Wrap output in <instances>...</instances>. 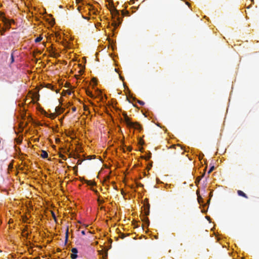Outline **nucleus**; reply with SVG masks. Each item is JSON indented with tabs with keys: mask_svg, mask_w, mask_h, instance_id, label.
Instances as JSON below:
<instances>
[{
	"mask_svg": "<svg viewBox=\"0 0 259 259\" xmlns=\"http://www.w3.org/2000/svg\"><path fill=\"white\" fill-rule=\"evenodd\" d=\"M123 115L124 116L123 122L128 127L133 128L139 131L141 130V126L139 123L132 121L126 113H123Z\"/></svg>",
	"mask_w": 259,
	"mask_h": 259,
	"instance_id": "nucleus-1",
	"label": "nucleus"
},
{
	"mask_svg": "<svg viewBox=\"0 0 259 259\" xmlns=\"http://www.w3.org/2000/svg\"><path fill=\"white\" fill-rule=\"evenodd\" d=\"M0 16L2 17V21L4 23V26L5 27V29H7L9 30L11 28V26L12 24L15 23L14 20L13 19H8L5 16L4 13H2L0 15Z\"/></svg>",
	"mask_w": 259,
	"mask_h": 259,
	"instance_id": "nucleus-2",
	"label": "nucleus"
},
{
	"mask_svg": "<svg viewBox=\"0 0 259 259\" xmlns=\"http://www.w3.org/2000/svg\"><path fill=\"white\" fill-rule=\"evenodd\" d=\"M78 250L76 248H72L71 249L70 257L72 259H76L77 255Z\"/></svg>",
	"mask_w": 259,
	"mask_h": 259,
	"instance_id": "nucleus-3",
	"label": "nucleus"
},
{
	"mask_svg": "<svg viewBox=\"0 0 259 259\" xmlns=\"http://www.w3.org/2000/svg\"><path fill=\"white\" fill-rule=\"evenodd\" d=\"M63 111V108L62 107H60L58 106L55 108L56 113L58 115L62 113Z\"/></svg>",
	"mask_w": 259,
	"mask_h": 259,
	"instance_id": "nucleus-4",
	"label": "nucleus"
},
{
	"mask_svg": "<svg viewBox=\"0 0 259 259\" xmlns=\"http://www.w3.org/2000/svg\"><path fill=\"white\" fill-rule=\"evenodd\" d=\"M8 30L7 29H5V27H2V26L0 25V35H4L5 32L6 31Z\"/></svg>",
	"mask_w": 259,
	"mask_h": 259,
	"instance_id": "nucleus-5",
	"label": "nucleus"
},
{
	"mask_svg": "<svg viewBox=\"0 0 259 259\" xmlns=\"http://www.w3.org/2000/svg\"><path fill=\"white\" fill-rule=\"evenodd\" d=\"M54 50H53V49L47 50V51H49V53L50 54V55H51L52 56H53L54 57H57V56H58V54H57V53H55V52L54 51Z\"/></svg>",
	"mask_w": 259,
	"mask_h": 259,
	"instance_id": "nucleus-6",
	"label": "nucleus"
},
{
	"mask_svg": "<svg viewBox=\"0 0 259 259\" xmlns=\"http://www.w3.org/2000/svg\"><path fill=\"white\" fill-rule=\"evenodd\" d=\"M40 156L43 158H47L48 156V153L46 151L42 150Z\"/></svg>",
	"mask_w": 259,
	"mask_h": 259,
	"instance_id": "nucleus-7",
	"label": "nucleus"
},
{
	"mask_svg": "<svg viewBox=\"0 0 259 259\" xmlns=\"http://www.w3.org/2000/svg\"><path fill=\"white\" fill-rule=\"evenodd\" d=\"M22 137H19L18 138H15V141L18 144H20L22 142Z\"/></svg>",
	"mask_w": 259,
	"mask_h": 259,
	"instance_id": "nucleus-8",
	"label": "nucleus"
},
{
	"mask_svg": "<svg viewBox=\"0 0 259 259\" xmlns=\"http://www.w3.org/2000/svg\"><path fill=\"white\" fill-rule=\"evenodd\" d=\"M45 87L48 88V89H51L52 90V91H54L55 90H54V86L50 84V83H45Z\"/></svg>",
	"mask_w": 259,
	"mask_h": 259,
	"instance_id": "nucleus-9",
	"label": "nucleus"
},
{
	"mask_svg": "<svg viewBox=\"0 0 259 259\" xmlns=\"http://www.w3.org/2000/svg\"><path fill=\"white\" fill-rule=\"evenodd\" d=\"M65 93H66V96L67 95H68L69 96H71L72 95L73 96H74V95L73 94V92H72V90H71V89H69L66 90Z\"/></svg>",
	"mask_w": 259,
	"mask_h": 259,
	"instance_id": "nucleus-10",
	"label": "nucleus"
},
{
	"mask_svg": "<svg viewBox=\"0 0 259 259\" xmlns=\"http://www.w3.org/2000/svg\"><path fill=\"white\" fill-rule=\"evenodd\" d=\"M12 72L10 71L9 70L4 73V76H6L8 78L12 76Z\"/></svg>",
	"mask_w": 259,
	"mask_h": 259,
	"instance_id": "nucleus-11",
	"label": "nucleus"
},
{
	"mask_svg": "<svg viewBox=\"0 0 259 259\" xmlns=\"http://www.w3.org/2000/svg\"><path fill=\"white\" fill-rule=\"evenodd\" d=\"M111 13L112 15H119V12L118 11L115 9V8L113 9V10H111Z\"/></svg>",
	"mask_w": 259,
	"mask_h": 259,
	"instance_id": "nucleus-12",
	"label": "nucleus"
},
{
	"mask_svg": "<svg viewBox=\"0 0 259 259\" xmlns=\"http://www.w3.org/2000/svg\"><path fill=\"white\" fill-rule=\"evenodd\" d=\"M61 149V148H59V151L58 152V156H59V158H61L62 159V160H64V156L62 153L61 151H60V150Z\"/></svg>",
	"mask_w": 259,
	"mask_h": 259,
	"instance_id": "nucleus-13",
	"label": "nucleus"
},
{
	"mask_svg": "<svg viewBox=\"0 0 259 259\" xmlns=\"http://www.w3.org/2000/svg\"><path fill=\"white\" fill-rule=\"evenodd\" d=\"M238 194L239 196H241L244 197L245 198H247L246 195L241 190L238 191Z\"/></svg>",
	"mask_w": 259,
	"mask_h": 259,
	"instance_id": "nucleus-14",
	"label": "nucleus"
},
{
	"mask_svg": "<svg viewBox=\"0 0 259 259\" xmlns=\"http://www.w3.org/2000/svg\"><path fill=\"white\" fill-rule=\"evenodd\" d=\"M65 37H66V49H70V46H69V44L68 43L67 39L68 38H69V36H68V35L66 34Z\"/></svg>",
	"mask_w": 259,
	"mask_h": 259,
	"instance_id": "nucleus-15",
	"label": "nucleus"
},
{
	"mask_svg": "<svg viewBox=\"0 0 259 259\" xmlns=\"http://www.w3.org/2000/svg\"><path fill=\"white\" fill-rule=\"evenodd\" d=\"M117 20L118 21V23L117 24V23H115V27H117L122 22V20L118 16L117 18Z\"/></svg>",
	"mask_w": 259,
	"mask_h": 259,
	"instance_id": "nucleus-16",
	"label": "nucleus"
},
{
	"mask_svg": "<svg viewBox=\"0 0 259 259\" xmlns=\"http://www.w3.org/2000/svg\"><path fill=\"white\" fill-rule=\"evenodd\" d=\"M42 39V37L41 36V35H40L38 37H36L35 39V42H40Z\"/></svg>",
	"mask_w": 259,
	"mask_h": 259,
	"instance_id": "nucleus-17",
	"label": "nucleus"
},
{
	"mask_svg": "<svg viewBox=\"0 0 259 259\" xmlns=\"http://www.w3.org/2000/svg\"><path fill=\"white\" fill-rule=\"evenodd\" d=\"M68 228H67L66 229V236H65V238H66V244H67V241H68Z\"/></svg>",
	"mask_w": 259,
	"mask_h": 259,
	"instance_id": "nucleus-18",
	"label": "nucleus"
},
{
	"mask_svg": "<svg viewBox=\"0 0 259 259\" xmlns=\"http://www.w3.org/2000/svg\"><path fill=\"white\" fill-rule=\"evenodd\" d=\"M143 221H144L145 222V224L147 226H148L149 225V223H150V222H149V220H148V219L147 218H144V220H143Z\"/></svg>",
	"mask_w": 259,
	"mask_h": 259,
	"instance_id": "nucleus-19",
	"label": "nucleus"
},
{
	"mask_svg": "<svg viewBox=\"0 0 259 259\" xmlns=\"http://www.w3.org/2000/svg\"><path fill=\"white\" fill-rule=\"evenodd\" d=\"M204 174L197 178L196 180V183H199L201 179L203 177Z\"/></svg>",
	"mask_w": 259,
	"mask_h": 259,
	"instance_id": "nucleus-20",
	"label": "nucleus"
},
{
	"mask_svg": "<svg viewBox=\"0 0 259 259\" xmlns=\"http://www.w3.org/2000/svg\"><path fill=\"white\" fill-rule=\"evenodd\" d=\"M55 141L57 144H60V143H61V139L58 137H56L55 138Z\"/></svg>",
	"mask_w": 259,
	"mask_h": 259,
	"instance_id": "nucleus-21",
	"label": "nucleus"
},
{
	"mask_svg": "<svg viewBox=\"0 0 259 259\" xmlns=\"http://www.w3.org/2000/svg\"><path fill=\"white\" fill-rule=\"evenodd\" d=\"M72 103H71V102H68V103H67V101H66V105H65L66 109L67 108H68L69 106H72Z\"/></svg>",
	"mask_w": 259,
	"mask_h": 259,
	"instance_id": "nucleus-22",
	"label": "nucleus"
},
{
	"mask_svg": "<svg viewBox=\"0 0 259 259\" xmlns=\"http://www.w3.org/2000/svg\"><path fill=\"white\" fill-rule=\"evenodd\" d=\"M214 166H211V167L209 168V170H208V174H209L210 173H211V171H212L214 170Z\"/></svg>",
	"mask_w": 259,
	"mask_h": 259,
	"instance_id": "nucleus-23",
	"label": "nucleus"
},
{
	"mask_svg": "<svg viewBox=\"0 0 259 259\" xmlns=\"http://www.w3.org/2000/svg\"><path fill=\"white\" fill-rule=\"evenodd\" d=\"M14 61V53L13 52L11 54V63H13Z\"/></svg>",
	"mask_w": 259,
	"mask_h": 259,
	"instance_id": "nucleus-24",
	"label": "nucleus"
},
{
	"mask_svg": "<svg viewBox=\"0 0 259 259\" xmlns=\"http://www.w3.org/2000/svg\"><path fill=\"white\" fill-rule=\"evenodd\" d=\"M59 163H57V165H59V164L61 165L63 163V161H62V159H59L58 160Z\"/></svg>",
	"mask_w": 259,
	"mask_h": 259,
	"instance_id": "nucleus-25",
	"label": "nucleus"
},
{
	"mask_svg": "<svg viewBox=\"0 0 259 259\" xmlns=\"http://www.w3.org/2000/svg\"><path fill=\"white\" fill-rule=\"evenodd\" d=\"M56 36L57 39L58 38L61 39V36H60V34L59 33H58V32L56 33Z\"/></svg>",
	"mask_w": 259,
	"mask_h": 259,
	"instance_id": "nucleus-26",
	"label": "nucleus"
},
{
	"mask_svg": "<svg viewBox=\"0 0 259 259\" xmlns=\"http://www.w3.org/2000/svg\"><path fill=\"white\" fill-rule=\"evenodd\" d=\"M138 103L141 105H143L144 104V102L142 101H139Z\"/></svg>",
	"mask_w": 259,
	"mask_h": 259,
	"instance_id": "nucleus-27",
	"label": "nucleus"
},
{
	"mask_svg": "<svg viewBox=\"0 0 259 259\" xmlns=\"http://www.w3.org/2000/svg\"><path fill=\"white\" fill-rule=\"evenodd\" d=\"M171 187V185H168V184H166L165 186V188L166 189H167V188H170Z\"/></svg>",
	"mask_w": 259,
	"mask_h": 259,
	"instance_id": "nucleus-28",
	"label": "nucleus"
},
{
	"mask_svg": "<svg viewBox=\"0 0 259 259\" xmlns=\"http://www.w3.org/2000/svg\"><path fill=\"white\" fill-rule=\"evenodd\" d=\"M111 49H114V47H115V45L113 44V42H112V44L111 45Z\"/></svg>",
	"mask_w": 259,
	"mask_h": 259,
	"instance_id": "nucleus-29",
	"label": "nucleus"
},
{
	"mask_svg": "<svg viewBox=\"0 0 259 259\" xmlns=\"http://www.w3.org/2000/svg\"><path fill=\"white\" fill-rule=\"evenodd\" d=\"M81 233L82 234V235H85V230H82L81 231Z\"/></svg>",
	"mask_w": 259,
	"mask_h": 259,
	"instance_id": "nucleus-30",
	"label": "nucleus"
},
{
	"mask_svg": "<svg viewBox=\"0 0 259 259\" xmlns=\"http://www.w3.org/2000/svg\"><path fill=\"white\" fill-rule=\"evenodd\" d=\"M71 109H72L73 112H74L76 110V108L74 106L72 107Z\"/></svg>",
	"mask_w": 259,
	"mask_h": 259,
	"instance_id": "nucleus-31",
	"label": "nucleus"
},
{
	"mask_svg": "<svg viewBox=\"0 0 259 259\" xmlns=\"http://www.w3.org/2000/svg\"><path fill=\"white\" fill-rule=\"evenodd\" d=\"M61 94H62L63 96H65V90H63V91H62V92Z\"/></svg>",
	"mask_w": 259,
	"mask_h": 259,
	"instance_id": "nucleus-32",
	"label": "nucleus"
},
{
	"mask_svg": "<svg viewBox=\"0 0 259 259\" xmlns=\"http://www.w3.org/2000/svg\"><path fill=\"white\" fill-rule=\"evenodd\" d=\"M65 85H66V88L69 87V84H68V83L66 81Z\"/></svg>",
	"mask_w": 259,
	"mask_h": 259,
	"instance_id": "nucleus-33",
	"label": "nucleus"
},
{
	"mask_svg": "<svg viewBox=\"0 0 259 259\" xmlns=\"http://www.w3.org/2000/svg\"><path fill=\"white\" fill-rule=\"evenodd\" d=\"M149 214V210L148 209L147 212H146V215H148Z\"/></svg>",
	"mask_w": 259,
	"mask_h": 259,
	"instance_id": "nucleus-34",
	"label": "nucleus"
},
{
	"mask_svg": "<svg viewBox=\"0 0 259 259\" xmlns=\"http://www.w3.org/2000/svg\"><path fill=\"white\" fill-rule=\"evenodd\" d=\"M53 215L54 219L56 221V217H55V214L54 213H53Z\"/></svg>",
	"mask_w": 259,
	"mask_h": 259,
	"instance_id": "nucleus-35",
	"label": "nucleus"
},
{
	"mask_svg": "<svg viewBox=\"0 0 259 259\" xmlns=\"http://www.w3.org/2000/svg\"><path fill=\"white\" fill-rule=\"evenodd\" d=\"M66 199H67V200L66 199V201H65L66 205H67V201L68 200H68V198H67V196H66Z\"/></svg>",
	"mask_w": 259,
	"mask_h": 259,
	"instance_id": "nucleus-36",
	"label": "nucleus"
},
{
	"mask_svg": "<svg viewBox=\"0 0 259 259\" xmlns=\"http://www.w3.org/2000/svg\"><path fill=\"white\" fill-rule=\"evenodd\" d=\"M120 79H121V80H123V79H123V77H122V76H120Z\"/></svg>",
	"mask_w": 259,
	"mask_h": 259,
	"instance_id": "nucleus-37",
	"label": "nucleus"
},
{
	"mask_svg": "<svg viewBox=\"0 0 259 259\" xmlns=\"http://www.w3.org/2000/svg\"><path fill=\"white\" fill-rule=\"evenodd\" d=\"M68 210V209H67L66 208V209H65V211H66V217L67 216L66 213H67V211Z\"/></svg>",
	"mask_w": 259,
	"mask_h": 259,
	"instance_id": "nucleus-38",
	"label": "nucleus"
},
{
	"mask_svg": "<svg viewBox=\"0 0 259 259\" xmlns=\"http://www.w3.org/2000/svg\"><path fill=\"white\" fill-rule=\"evenodd\" d=\"M122 15H124V11H123V10L122 11Z\"/></svg>",
	"mask_w": 259,
	"mask_h": 259,
	"instance_id": "nucleus-39",
	"label": "nucleus"
},
{
	"mask_svg": "<svg viewBox=\"0 0 259 259\" xmlns=\"http://www.w3.org/2000/svg\"><path fill=\"white\" fill-rule=\"evenodd\" d=\"M57 250H58V252H60L61 251V250L59 248H58Z\"/></svg>",
	"mask_w": 259,
	"mask_h": 259,
	"instance_id": "nucleus-40",
	"label": "nucleus"
},
{
	"mask_svg": "<svg viewBox=\"0 0 259 259\" xmlns=\"http://www.w3.org/2000/svg\"><path fill=\"white\" fill-rule=\"evenodd\" d=\"M65 147H66V150L67 149V145H66L65 146ZM67 154V151H66V154Z\"/></svg>",
	"mask_w": 259,
	"mask_h": 259,
	"instance_id": "nucleus-41",
	"label": "nucleus"
},
{
	"mask_svg": "<svg viewBox=\"0 0 259 259\" xmlns=\"http://www.w3.org/2000/svg\"><path fill=\"white\" fill-rule=\"evenodd\" d=\"M186 4L190 7V5H189V4L188 3H186Z\"/></svg>",
	"mask_w": 259,
	"mask_h": 259,
	"instance_id": "nucleus-42",
	"label": "nucleus"
},
{
	"mask_svg": "<svg viewBox=\"0 0 259 259\" xmlns=\"http://www.w3.org/2000/svg\"><path fill=\"white\" fill-rule=\"evenodd\" d=\"M115 71L116 72H118V71H117V69H116V68L115 69Z\"/></svg>",
	"mask_w": 259,
	"mask_h": 259,
	"instance_id": "nucleus-43",
	"label": "nucleus"
},
{
	"mask_svg": "<svg viewBox=\"0 0 259 259\" xmlns=\"http://www.w3.org/2000/svg\"><path fill=\"white\" fill-rule=\"evenodd\" d=\"M125 13L128 14V11H126Z\"/></svg>",
	"mask_w": 259,
	"mask_h": 259,
	"instance_id": "nucleus-44",
	"label": "nucleus"
},
{
	"mask_svg": "<svg viewBox=\"0 0 259 259\" xmlns=\"http://www.w3.org/2000/svg\"><path fill=\"white\" fill-rule=\"evenodd\" d=\"M65 135H66V136H67V132H66Z\"/></svg>",
	"mask_w": 259,
	"mask_h": 259,
	"instance_id": "nucleus-45",
	"label": "nucleus"
},
{
	"mask_svg": "<svg viewBox=\"0 0 259 259\" xmlns=\"http://www.w3.org/2000/svg\"><path fill=\"white\" fill-rule=\"evenodd\" d=\"M67 61H66V63H65L66 65H67Z\"/></svg>",
	"mask_w": 259,
	"mask_h": 259,
	"instance_id": "nucleus-46",
	"label": "nucleus"
},
{
	"mask_svg": "<svg viewBox=\"0 0 259 259\" xmlns=\"http://www.w3.org/2000/svg\"><path fill=\"white\" fill-rule=\"evenodd\" d=\"M15 148H16V151H17V149L16 147H15Z\"/></svg>",
	"mask_w": 259,
	"mask_h": 259,
	"instance_id": "nucleus-47",
	"label": "nucleus"
}]
</instances>
